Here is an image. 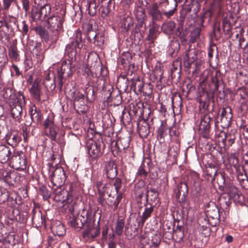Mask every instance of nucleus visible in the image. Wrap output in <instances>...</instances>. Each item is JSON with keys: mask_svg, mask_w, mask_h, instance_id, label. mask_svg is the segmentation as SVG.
Here are the masks:
<instances>
[{"mask_svg": "<svg viewBox=\"0 0 248 248\" xmlns=\"http://www.w3.org/2000/svg\"><path fill=\"white\" fill-rule=\"evenodd\" d=\"M70 39V42L66 46L65 54L68 55L71 60L63 61L61 66L57 70L58 86L60 91L66 79L73 74L71 61L75 59L77 54L84 45L82 33L79 30L76 31Z\"/></svg>", "mask_w": 248, "mask_h": 248, "instance_id": "1", "label": "nucleus"}, {"mask_svg": "<svg viewBox=\"0 0 248 248\" xmlns=\"http://www.w3.org/2000/svg\"><path fill=\"white\" fill-rule=\"evenodd\" d=\"M11 116L16 121H19L21 118L22 107L25 103V96L21 92L15 98L11 97L8 101Z\"/></svg>", "mask_w": 248, "mask_h": 248, "instance_id": "2", "label": "nucleus"}, {"mask_svg": "<svg viewBox=\"0 0 248 248\" xmlns=\"http://www.w3.org/2000/svg\"><path fill=\"white\" fill-rule=\"evenodd\" d=\"M86 146L89 155L93 159L99 158L102 155L105 146L102 139L90 140Z\"/></svg>", "mask_w": 248, "mask_h": 248, "instance_id": "3", "label": "nucleus"}, {"mask_svg": "<svg viewBox=\"0 0 248 248\" xmlns=\"http://www.w3.org/2000/svg\"><path fill=\"white\" fill-rule=\"evenodd\" d=\"M100 230L98 225L96 226L91 221L86 222L82 232V237L86 242H91L99 235Z\"/></svg>", "mask_w": 248, "mask_h": 248, "instance_id": "4", "label": "nucleus"}, {"mask_svg": "<svg viewBox=\"0 0 248 248\" xmlns=\"http://www.w3.org/2000/svg\"><path fill=\"white\" fill-rule=\"evenodd\" d=\"M66 179L64 170L62 168H58L55 170L51 178V183L53 187L56 186V190L58 188L62 189V187L64 184Z\"/></svg>", "mask_w": 248, "mask_h": 248, "instance_id": "5", "label": "nucleus"}, {"mask_svg": "<svg viewBox=\"0 0 248 248\" xmlns=\"http://www.w3.org/2000/svg\"><path fill=\"white\" fill-rule=\"evenodd\" d=\"M148 14L152 17L153 22L161 21L163 19V13L159 9V4L154 2L150 4L151 0H145Z\"/></svg>", "mask_w": 248, "mask_h": 248, "instance_id": "6", "label": "nucleus"}, {"mask_svg": "<svg viewBox=\"0 0 248 248\" xmlns=\"http://www.w3.org/2000/svg\"><path fill=\"white\" fill-rule=\"evenodd\" d=\"M69 210L72 215V217L70 218L69 224L75 230L79 231L83 227L84 224L85 225L88 222L87 217L79 214L75 215L73 209H70Z\"/></svg>", "mask_w": 248, "mask_h": 248, "instance_id": "7", "label": "nucleus"}, {"mask_svg": "<svg viewBox=\"0 0 248 248\" xmlns=\"http://www.w3.org/2000/svg\"><path fill=\"white\" fill-rule=\"evenodd\" d=\"M13 168L16 169L24 170L26 167L27 161L25 155L19 152H14L10 159Z\"/></svg>", "mask_w": 248, "mask_h": 248, "instance_id": "8", "label": "nucleus"}, {"mask_svg": "<svg viewBox=\"0 0 248 248\" xmlns=\"http://www.w3.org/2000/svg\"><path fill=\"white\" fill-rule=\"evenodd\" d=\"M63 21V15H53L47 19V28L53 31H58L62 29Z\"/></svg>", "mask_w": 248, "mask_h": 248, "instance_id": "9", "label": "nucleus"}, {"mask_svg": "<svg viewBox=\"0 0 248 248\" xmlns=\"http://www.w3.org/2000/svg\"><path fill=\"white\" fill-rule=\"evenodd\" d=\"M211 118L209 114H205L201 118L199 129L202 132V136L205 138L209 137Z\"/></svg>", "mask_w": 248, "mask_h": 248, "instance_id": "10", "label": "nucleus"}, {"mask_svg": "<svg viewBox=\"0 0 248 248\" xmlns=\"http://www.w3.org/2000/svg\"><path fill=\"white\" fill-rule=\"evenodd\" d=\"M188 186L186 183L181 182L175 190V196L178 202H185L188 195Z\"/></svg>", "mask_w": 248, "mask_h": 248, "instance_id": "11", "label": "nucleus"}, {"mask_svg": "<svg viewBox=\"0 0 248 248\" xmlns=\"http://www.w3.org/2000/svg\"><path fill=\"white\" fill-rule=\"evenodd\" d=\"M51 230L54 235L59 237L64 235L66 232L64 225L59 220H55L52 222Z\"/></svg>", "mask_w": 248, "mask_h": 248, "instance_id": "12", "label": "nucleus"}, {"mask_svg": "<svg viewBox=\"0 0 248 248\" xmlns=\"http://www.w3.org/2000/svg\"><path fill=\"white\" fill-rule=\"evenodd\" d=\"M12 153L8 146L0 145V162L5 163L10 160Z\"/></svg>", "mask_w": 248, "mask_h": 248, "instance_id": "13", "label": "nucleus"}, {"mask_svg": "<svg viewBox=\"0 0 248 248\" xmlns=\"http://www.w3.org/2000/svg\"><path fill=\"white\" fill-rule=\"evenodd\" d=\"M43 83L47 91H53L56 88L55 77L53 74L48 72L44 79Z\"/></svg>", "mask_w": 248, "mask_h": 248, "instance_id": "14", "label": "nucleus"}, {"mask_svg": "<svg viewBox=\"0 0 248 248\" xmlns=\"http://www.w3.org/2000/svg\"><path fill=\"white\" fill-rule=\"evenodd\" d=\"M105 172L107 177L109 179H113L117 174L116 165L113 162H107L105 165Z\"/></svg>", "mask_w": 248, "mask_h": 248, "instance_id": "15", "label": "nucleus"}, {"mask_svg": "<svg viewBox=\"0 0 248 248\" xmlns=\"http://www.w3.org/2000/svg\"><path fill=\"white\" fill-rule=\"evenodd\" d=\"M227 193L230 196V198L233 202H236L239 198V194L238 189L233 183H228L226 186Z\"/></svg>", "mask_w": 248, "mask_h": 248, "instance_id": "16", "label": "nucleus"}, {"mask_svg": "<svg viewBox=\"0 0 248 248\" xmlns=\"http://www.w3.org/2000/svg\"><path fill=\"white\" fill-rule=\"evenodd\" d=\"M8 62L6 49L4 46H0V74L7 65Z\"/></svg>", "mask_w": 248, "mask_h": 248, "instance_id": "17", "label": "nucleus"}, {"mask_svg": "<svg viewBox=\"0 0 248 248\" xmlns=\"http://www.w3.org/2000/svg\"><path fill=\"white\" fill-rule=\"evenodd\" d=\"M87 38L90 42L92 41V38H93L94 43L98 46H101L104 44V37L101 35H97L95 32L92 31H89Z\"/></svg>", "mask_w": 248, "mask_h": 248, "instance_id": "18", "label": "nucleus"}, {"mask_svg": "<svg viewBox=\"0 0 248 248\" xmlns=\"http://www.w3.org/2000/svg\"><path fill=\"white\" fill-rule=\"evenodd\" d=\"M197 51L194 49H189L185 53L184 60L189 64L193 63L197 59Z\"/></svg>", "mask_w": 248, "mask_h": 248, "instance_id": "19", "label": "nucleus"}, {"mask_svg": "<svg viewBox=\"0 0 248 248\" xmlns=\"http://www.w3.org/2000/svg\"><path fill=\"white\" fill-rule=\"evenodd\" d=\"M176 27V24L174 21H170L163 23L161 29L163 32L168 35L172 34Z\"/></svg>", "mask_w": 248, "mask_h": 248, "instance_id": "20", "label": "nucleus"}, {"mask_svg": "<svg viewBox=\"0 0 248 248\" xmlns=\"http://www.w3.org/2000/svg\"><path fill=\"white\" fill-rule=\"evenodd\" d=\"M210 215L211 216V217H204V222H205L206 225H209L212 227L217 226L219 224L220 222V218H219V216H218V215L217 214V211H215V215L211 214Z\"/></svg>", "mask_w": 248, "mask_h": 248, "instance_id": "21", "label": "nucleus"}, {"mask_svg": "<svg viewBox=\"0 0 248 248\" xmlns=\"http://www.w3.org/2000/svg\"><path fill=\"white\" fill-rule=\"evenodd\" d=\"M159 25L156 24L155 22H153L151 27L149 30V34L147 39L149 41H153L156 37L158 34Z\"/></svg>", "mask_w": 248, "mask_h": 248, "instance_id": "22", "label": "nucleus"}, {"mask_svg": "<svg viewBox=\"0 0 248 248\" xmlns=\"http://www.w3.org/2000/svg\"><path fill=\"white\" fill-rule=\"evenodd\" d=\"M30 93L37 101H40V89L38 81H35L33 82L30 89Z\"/></svg>", "mask_w": 248, "mask_h": 248, "instance_id": "23", "label": "nucleus"}, {"mask_svg": "<svg viewBox=\"0 0 248 248\" xmlns=\"http://www.w3.org/2000/svg\"><path fill=\"white\" fill-rule=\"evenodd\" d=\"M144 185V182L141 181L137 183L135 186L134 189L135 196L137 198H138V200L141 199L143 195V192L146 191Z\"/></svg>", "mask_w": 248, "mask_h": 248, "instance_id": "24", "label": "nucleus"}, {"mask_svg": "<svg viewBox=\"0 0 248 248\" xmlns=\"http://www.w3.org/2000/svg\"><path fill=\"white\" fill-rule=\"evenodd\" d=\"M143 87V83L139 78L132 79L131 88L137 94L141 93Z\"/></svg>", "mask_w": 248, "mask_h": 248, "instance_id": "25", "label": "nucleus"}, {"mask_svg": "<svg viewBox=\"0 0 248 248\" xmlns=\"http://www.w3.org/2000/svg\"><path fill=\"white\" fill-rule=\"evenodd\" d=\"M6 140L8 144L15 147L17 145L20 140V138L16 134H10L7 135Z\"/></svg>", "mask_w": 248, "mask_h": 248, "instance_id": "26", "label": "nucleus"}, {"mask_svg": "<svg viewBox=\"0 0 248 248\" xmlns=\"http://www.w3.org/2000/svg\"><path fill=\"white\" fill-rule=\"evenodd\" d=\"M158 196V192L155 189L151 188L147 190L145 200L147 202H155L157 200Z\"/></svg>", "mask_w": 248, "mask_h": 248, "instance_id": "27", "label": "nucleus"}, {"mask_svg": "<svg viewBox=\"0 0 248 248\" xmlns=\"http://www.w3.org/2000/svg\"><path fill=\"white\" fill-rule=\"evenodd\" d=\"M88 13L90 16H94L97 12V6L95 0H88L87 5Z\"/></svg>", "mask_w": 248, "mask_h": 248, "instance_id": "28", "label": "nucleus"}, {"mask_svg": "<svg viewBox=\"0 0 248 248\" xmlns=\"http://www.w3.org/2000/svg\"><path fill=\"white\" fill-rule=\"evenodd\" d=\"M45 134L52 140H56L57 135V128L56 126L45 129Z\"/></svg>", "mask_w": 248, "mask_h": 248, "instance_id": "29", "label": "nucleus"}, {"mask_svg": "<svg viewBox=\"0 0 248 248\" xmlns=\"http://www.w3.org/2000/svg\"><path fill=\"white\" fill-rule=\"evenodd\" d=\"M40 9V11L36 13V15H38V18H40L42 16H43L44 17L47 16L51 12L50 6L47 4L41 7Z\"/></svg>", "mask_w": 248, "mask_h": 248, "instance_id": "30", "label": "nucleus"}, {"mask_svg": "<svg viewBox=\"0 0 248 248\" xmlns=\"http://www.w3.org/2000/svg\"><path fill=\"white\" fill-rule=\"evenodd\" d=\"M32 53L36 56L39 61H42L44 58V52L40 45H38L35 46L33 49Z\"/></svg>", "mask_w": 248, "mask_h": 248, "instance_id": "31", "label": "nucleus"}, {"mask_svg": "<svg viewBox=\"0 0 248 248\" xmlns=\"http://www.w3.org/2000/svg\"><path fill=\"white\" fill-rule=\"evenodd\" d=\"M30 116L32 122L36 121L38 122L40 120V115L36 109V107L35 105H33L30 108Z\"/></svg>", "mask_w": 248, "mask_h": 248, "instance_id": "32", "label": "nucleus"}, {"mask_svg": "<svg viewBox=\"0 0 248 248\" xmlns=\"http://www.w3.org/2000/svg\"><path fill=\"white\" fill-rule=\"evenodd\" d=\"M124 224L125 223L124 219H118L117 220L115 226V232L119 236H120L122 234Z\"/></svg>", "mask_w": 248, "mask_h": 248, "instance_id": "33", "label": "nucleus"}, {"mask_svg": "<svg viewBox=\"0 0 248 248\" xmlns=\"http://www.w3.org/2000/svg\"><path fill=\"white\" fill-rule=\"evenodd\" d=\"M220 133L225 136L224 138L222 139V142L223 143L224 146L226 145V142L227 141L228 142V146H232L235 140V136L231 134L226 135L225 133L223 131H221Z\"/></svg>", "mask_w": 248, "mask_h": 248, "instance_id": "34", "label": "nucleus"}, {"mask_svg": "<svg viewBox=\"0 0 248 248\" xmlns=\"http://www.w3.org/2000/svg\"><path fill=\"white\" fill-rule=\"evenodd\" d=\"M138 130L140 136H147L149 133V125L146 122H144L143 124L139 127Z\"/></svg>", "mask_w": 248, "mask_h": 248, "instance_id": "35", "label": "nucleus"}, {"mask_svg": "<svg viewBox=\"0 0 248 248\" xmlns=\"http://www.w3.org/2000/svg\"><path fill=\"white\" fill-rule=\"evenodd\" d=\"M210 206H211L212 209L206 210L209 217H211V216L210 215H215V211L216 210L217 212V214L218 215V216H219V218H220L219 210L218 208V207L215 204V203L212 202V205H210L209 202L207 203L206 206L207 207H209Z\"/></svg>", "mask_w": 248, "mask_h": 248, "instance_id": "36", "label": "nucleus"}, {"mask_svg": "<svg viewBox=\"0 0 248 248\" xmlns=\"http://www.w3.org/2000/svg\"><path fill=\"white\" fill-rule=\"evenodd\" d=\"M39 193L42 196L44 201L47 200L50 196V193L45 186H42L39 188Z\"/></svg>", "mask_w": 248, "mask_h": 248, "instance_id": "37", "label": "nucleus"}, {"mask_svg": "<svg viewBox=\"0 0 248 248\" xmlns=\"http://www.w3.org/2000/svg\"><path fill=\"white\" fill-rule=\"evenodd\" d=\"M71 97L74 102H78L84 100V95L78 91H75L71 93Z\"/></svg>", "mask_w": 248, "mask_h": 248, "instance_id": "38", "label": "nucleus"}, {"mask_svg": "<svg viewBox=\"0 0 248 248\" xmlns=\"http://www.w3.org/2000/svg\"><path fill=\"white\" fill-rule=\"evenodd\" d=\"M153 211V207L151 206L149 208H147L142 213L141 216V223L143 225L146 220L151 216V213Z\"/></svg>", "mask_w": 248, "mask_h": 248, "instance_id": "39", "label": "nucleus"}, {"mask_svg": "<svg viewBox=\"0 0 248 248\" xmlns=\"http://www.w3.org/2000/svg\"><path fill=\"white\" fill-rule=\"evenodd\" d=\"M36 32L42 38L45 39H47L48 35L46 31L42 27L38 26L35 29Z\"/></svg>", "mask_w": 248, "mask_h": 248, "instance_id": "40", "label": "nucleus"}, {"mask_svg": "<svg viewBox=\"0 0 248 248\" xmlns=\"http://www.w3.org/2000/svg\"><path fill=\"white\" fill-rule=\"evenodd\" d=\"M9 55L13 60H16L18 57L17 48L15 46H11L9 49Z\"/></svg>", "mask_w": 248, "mask_h": 248, "instance_id": "41", "label": "nucleus"}, {"mask_svg": "<svg viewBox=\"0 0 248 248\" xmlns=\"http://www.w3.org/2000/svg\"><path fill=\"white\" fill-rule=\"evenodd\" d=\"M118 145L121 144V147H119L121 149H124L128 147L129 145V140L128 138H122L116 142Z\"/></svg>", "mask_w": 248, "mask_h": 248, "instance_id": "42", "label": "nucleus"}, {"mask_svg": "<svg viewBox=\"0 0 248 248\" xmlns=\"http://www.w3.org/2000/svg\"><path fill=\"white\" fill-rule=\"evenodd\" d=\"M200 33V30L199 29H195L192 31L190 35V39L189 42L191 43H194L197 39L199 37Z\"/></svg>", "mask_w": 248, "mask_h": 248, "instance_id": "43", "label": "nucleus"}, {"mask_svg": "<svg viewBox=\"0 0 248 248\" xmlns=\"http://www.w3.org/2000/svg\"><path fill=\"white\" fill-rule=\"evenodd\" d=\"M148 171L145 169L144 165H141L138 169L137 175L142 178H145L148 174Z\"/></svg>", "mask_w": 248, "mask_h": 248, "instance_id": "44", "label": "nucleus"}, {"mask_svg": "<svg viewBox=\"0 0 248 248\" xmlns=\"http://www.w3.org/2000/svg\"><path fill=\"white\" fill-rule=\"evenodd\" d=\"M111 7H108L107 6H102L101 8L99 9L101 16L103 18L106 17L111 10Z\"/></svg>", "mask_w": 248, "mask_h": 248, "instance_id": "45", "label": "nucleus"}, {"mask_svg": "<svg viewBox=\"0 0 248 248\" xmlns=\"http://www.w3.org/2000/svg\"><path fill=\"white\" fill-rule=\"evenodd\" d=\"M135 16L137 19L142 20L143 18H145L146 14L145 11L141 8H138L136 11Z\"/></svg>", "mask_w": 248, "mask_h": 248, "instance_id": "46", "label": "nucleus"}, {"mask_svg": "<svg viewBox=\"0 0 248 248\" xmlns=\"http://www.w3.org/2000/svg\"><path fill=\"white\" fill-rule=\"evenodd\" d=\"M45 129L48 127H53L55 125L54 124L53 119L51 116H48L45 121L44 124Z\"/></svg>", "mask_w": 248, "mask_h": 248, "instance_id": "47", "label": "nucleus"}, {"mask_svg": "<svg viewBox=\"0 0 248 248\" xmlns=\"http://www.w3.org/2000/svg\"><path fill=\"white\" fill-rule=\"evenodd\" d=\"M95 186L99 192L103 193L105 191V188L106 187V185L103 184V181L102 179H98L97 180L95 183Z\"/></svg>", "mask_w": 248, "mask_h": 248, "instance_id": "48", "label": "nucleus"}, {"mask_svg": "<svg viewBox=\"0 0 248 248\" xmlns=\"http://www.w3.org/2000/svg\"><path fill=\"white\" fill-rule=\"evenodd\" d=\"M113 90V88L110 85H107L104 88V93L105 95H107L108 99H110Z\"/></svg>", "mask_w": 248, "mask_h": 248, "instance_id": "49", "label": "nucleus"}, {"mask_svg": "<svg viewBox=\"0 0 248 248\" xmlns=\"http://www.w3.org/2000/svg\"><path fill=\"white\" fill-rule=\"evenodd\" d=\"M232 200L228 193L224 192L220 195L218 198L219 202H229Z\"/></svg>", "mask_w": 248, "mask_h": 248, "instance_id": "50", "label": "nucleus"}, {"mask_svg": "<svg viewBox=\"0 0 248 248\" xmlns=\"http://www.w3.org/2000/svg\"><path fill=\"white\" fill-rule=\"evenodd\" d=\"M177 6H176V4H174V7L173 8V9L170 10L169 11H165L163 13V15L165 16L167 18H169L172 16L175 12L177 11Z\"/></svg>", "mask_w": 248, "mask_h": 248, "instance_id": "51", "label": "nucleus"}, {"mask_svg": "<svg viewBox=\"0 0 248 248\" xmlns=\"http://www.w3.org/2000/svg\"><path fill=\"white\" fill-rule=\"evenodd\" d=\"M220 122L221 123V126L223 127H228L230 123V117L228 116L221 117Z\"/></svg>", "mask_w": 248, "mask_h": 248, "instance_id": "52", "label": "nucleus"}, {"mask_svg": "<svg viewBox=\"0 0 248 248\" xmlns=\"http://www.w3.org/2000/svg\"><path fill=\"white\" fill-rule=\"evenodd\" d=\"M220 74L219 71L216 72V75L212 77V83L214 84L215 89L218 90L219 86V79L217 78L218 75Z\"/></svg>", "mask_w": 248, "mask_h": 248, "instance_id": "53", "label": "nucleus"}, {"mask_svg": "<svg viewBox=\"0 0 248 248\" xmlns=\"http://www.w3.org/2000/svg\"><path fill=\"white\" fill-rule=\"evenodd\" d=\"M166 124L162 123L158 129L157 136L160 138H162L163 137L164 132L166 130Z\"/></svg>", "mask_w": 248, "mask_h": 248, "instance_id": "54", "label": "nucleus"}, {"mask_svg": "<svg viewBox=\"0 0 248 248\" xmlns=\"http://www.w3.org/2000/svg\"><path fill=\"white\" fill-rule=\"evenodd\" d=\"M113 185L117 193H118L120 189L122 186V181L121 179L117 178L115 179Z\"/></svg>", "mask_w": 248, "mask_h": 248, "instance_id": "55", "label": "nucleus"}, {"mask_svg": "<svg viewBox=\"0 0 248 248\" xmlns=\"http://www.w3.org/2000/svg\"><path fill=\"white\" fill-rule=\"evenodd\" d=\"M87 87L85 89V93L87 96H93L94 94V90L93 86H90L89 84L86 85Z\"/></svg>", "mask_w": 248, "mask_h": 248, "instance_id": "56", "label": "nucleus"}, {"mask_svg": "<svg viewBox=\"0 0 248 248\" xmlns=\"http://www.w3.org/2000/svg\"><path fill=\"white\" fill-rule=\"evenodd\" d=\"M47 248H52L53 246L57 243L56 240L52 236H49L47 238Z\"/></svg>", "mask_w": 248, "mask_h": 248, "instance_id": "57", "label": "nucleus"}, {"mask_svg": "<svg viewBox=\"0 0 248 248\" xmlns=\"http://www.w3.org/2000/svg\"><path fill=\"white\" fill-rule=\"evenodd\" d=\"M22 6L26 13H27L30 8L29 0H22Z\"/></svg>", "mask_w": 248, "mask_h": 248, "instance_id": "58", "label": "nucleus"}, {"mask_svg": "<svg viewBox=\"0 0 248 248\" xmlns=\"http://www.w3.org/2000/svg\"><path fill=\"white\" fill-rule=\"evenodd\" d=\"M15 0H3V5L4 9H8L10 7L12 3Z\"/></svg>", "mask_w": 248, "mask_h": 248, "instance_id": "59", "label": "nucleus"}, {"mask_svg": "<svg viewBox=\"0 0 248 248\" xmlns=\"http://www.w3.org/2000/svg\"><path fill=\"white\" fill-rule=\"evenodd\" d=\"M34 3L39 8L47 4L46 0H34Z\"/></svg>", "mask_w": 248, "mask_h": 248, "instance_id": "60", "label": "nucleus"}, {"mask_svg": "<svg viewBox=\"0 0 248 248\" xmlns=\"http://www.w3.org/2000/svg\"><path fill=\"white\" fill-rule=\"evenodd\" d=\"M101 3L102 6H107L108 7L112 6L111 0H101Z\"/></svg>", "mask_w": 248, "mask_h": 248, "instance_id": "61", "label": "nucleus"}, {"mask_svg": "<svg viewBox=\"0 0 248 248\" xmlns=\"http://www.w3.org/2000/svg\"><path fill=\"white\" fill-rule=\"evenodd\" d=\"M23 27H22V33L23 35L26 34L28 31V26L26 24L25 21L22 22Z\"/></svg>", "mask_w": 248, "mask_h": 248, "instance_id": "62", "label": "nucleus"}, {"mask_svg": "<svg viewBox=\"0 0 248 248\" xmlns=\"http://www.w3.org/2000/svg\"><path fill=\"white\" fill-rule=\"evenodd\" d=\"M7 37V34L2 30H0V40L2 41L3 39Z\"/></svg>", "mask_w": 248, "mask_h": 248, "instance_id": "63", "label": "nucleus"}, {"mask_svg": "<svg viewBox=\"0 0 248 248\" xmlns=\"http://www.w3.org/2000/svg\"><path fill=\"white\" fill-rule=\"evenodd\" d=\"M9 177H11V175H10V174L7 172H6V175H5V178H4V181L6 183H8L9 185H12V181H10L9 180Z\"/></svg>", "mask_w": 248, "mask_h": 248, "instance_id": "64", "label": "nucleus"}]
</instances>
